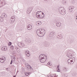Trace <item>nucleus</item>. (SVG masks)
<instances>
[{
    "label": "nucleus",
    "mask_w": 77,
    "mask_h": 77,
    "mask_svg": "<svg viewBox=\"0 0 77 77\" xmlns=\"http://www.w3.org/2000/svg\"><path fill=\"white\" fill-rule=\"evenodd\" d=\"M74 8V7L73 6H70L69 7V12H71L72 11V10H73Z\"/></svg>",
    "instance_id": "obj_11"
},
{
    "label": "nucleus",
    "mask_w": 77,
    "mask_h": 77,
    "mask_svg": "<svg viewBox=\"0 0 77 77\" xmlns=\"http://www.w3.org/2000/svg\"><path fill=\"white\" fill-rule=\"evenodd\" d=\"M2 50L3 51H7L8 50V48L6 46H4L2 48Z\"/></svg>",
    "instance_id": "obj_15"
},
{
    "label": "nucleus",
    "mask_w": 77,
    "mask_h": 77,
    "mask_svg": "<svg viewBox=\"0 0 77 77\" xmlns=\"http://www.w3.org/2000/svg\"><path fill=\"white\" fill-rule=\"evenodd\" d=\"M71 3L72 4H74L75 3V1L74 0H72L71 1Z\"/></svg>",
    "instance_id": "obj_31"
},
{
    "label": "nucleus",
    "mask_w": 77,
    "mask_h": 77,
    "mask_svg": "<svg viewBox=\"0 0 77 77\" xmlns=\"http://www.w3.org/2000/svg\"><path fill=\"white\" fill-rule=\"evenodd\" d=\"M40 62L42 63H44L45 61H46V60H47V58H41V59H39Z\"/></svg>",
    "instance_id": "obj_10"
},
{
    "label": "nucleus",
    "mask_w": 77,
    "mask_h": 77,
    "mask_svg": "<svg viewBox=\"0 0 77 77\" xmlns=\"http://www.w3.org/2000/svg\"><path fill=\"white\" fill-rule=\"evenodd\" d=\"M32 29V25H29L27 26V29L28 30H30Z\"/></svg>",
    "instance_id": "obj_14"
},
{
    "label": "nucleus",
    "mask_w": 77,
    "mask_h": 77,
    "mask_svg": "<svg viewBox=\"0 0 77 77\" xmlns=\"http://www.w3.org/2000/svg\"><path fill=\"white\" fill-rule=\"evenodd\" d=\"M26 42L27 44H30L31 42V40L29 39H27L26 40Z\"/></svg>",
    "instance_id": "obj_17"
},
{
    "label": "nucleus",
    "mask_w": 77,
    "mask_h": 77,
    "mask_svg": "<svg viewBox=\"0 0 77 77\" xmlns=\"http://www.w3.org/2000/svg\"><path fill=\"white\" fill-rule=\"evenodd\" d=\"M40 13H41V12L39 11H38L37 12L36 14V17H38V16H39Z\"/></svg>",
    "instance_id": "obj_21"
},
{
    "label": "nucleus",
    "mask_w": 77,
    "mask_h": 77,
    "mask_svg": "<svg viewBox=\"0 0 77 77\" xmlns=\"http://www.w3.org/2000/svg\"><path fill=\"white\" fill-rule=\"evenodd\" d=\"M13 77H16V75L14 76Z\"/></svg>",
    "instance_id": "obj_42"
},
{
    "label": "nucleus",
    "mask_w": 77,
    "mask_h": 77,
    "mask_svg": "<svg viewBox=\"0 0 77 77\" xmlns=\"http://www.w3.org/2000/svg\"><path fill=\"white\" fill-rule=\"evenodd\" d=\"M29 69H31V70H33V69L31 66H30V68Z\"/></svg>",
    "instance_id": "obj_36"
},
{
    "label": "nucleus",
    "mask_w": 77,
    "mask_h": 77,
    "mask_svg": "<svg viewBox=\"0 0 77 77\" xmlns=\"http://www.w3.org/2000/svg\"><path fill=\"white\" fill-rule=\"evenodd\" d=\"M72 60L73 61V63H74V62H75V58L73 57L72 58Z\"/></svg>",
    "instance_id": "obj_33"
},
{
    "label": "nucleus",
    "mask_w": 77,
    "mask_h": 77,
    "mask_svg": "<svg viewBox=\"0 0 77 77\" xmlns=\"http://www.w3.org/2000/svg\"><path fill=\"white\" fill-rule=\"evenodd\" d=\"M76 17H77V16Z\"/></svg>",
    "instance_id": "obj_47"
},
{
    "label": "nucleus",
    "mask_w": 77,
    "mask_h": 77,
    "mask_svg": "<svg viewBox=\"0 0 77 77\" xmlns=\"http://www.w3.org/2000/svg\"><path fill=\"white\" fill-rule=\"evenodd\" d=\"M25 53L26 54V56L27 57H29L30 56V54L29 53V51L28 50H26L25 52Z\"/></svg>",
    "instance_id": "obj_12"
},
{
    "label": "nucleus",
    "mask_w": 77,
    "mask_h": 77,
    "mask_svg": "<svg viewBox=\"0 0 77 77\" xmlns=\"http://www.w3.org/2000/svg\"><path fill=\"white\" fill-rule=\"evenodd\" d=\"M63 3L64 5H65V4H66V0H63L62 2Z\"/></svg>",
    "instance_id": "obj_28"
},
{
    "label": "nucleus",
    "mask_w": 77,
    "mask_h": 77,
    "mask_svg": "<svg viewBox=\"0 0 77 77\" xmlns=\"http://www.w3.org/2000/svg\"><path fill=\"white\" fill-rule=\"evenodd\" d=\"M16 12H18V11H16Z\"/></svg>",
    "instance_id": "obj_43"
},
{
    "label": "nucleus",
    "mask_w": 77,
    "mask_h": 77,
    "mask_svg": "<svg viewBox=\"0 0 77 77\" xmlns=\"http://www.w3.org/2000/svg\"><path fill=\"white\" fill-rule=\"evenodd\" d=\"M6 59L5 57H3L0 59V62L1 63H4Z\"/></svg>",
    "instance_id": "obj_9"
},
{
    "label": "nucleus",
    "mask_w": 77,
    "mask_h": 77,
    "mask_svg": "<svg viewBox=\"0 0 77 77\" xmlns=\"http://www.w3.org/2000/svg\"><path fill=\"white\" fill-rule=\"evenodd\" d=\"M66 52H67V56L69 58L73 57L74 55V54L75 53L74 51H72L70 50H68L66 51Z\"/></svg>",
    "instance_id": "obj_2"
},
{
    "label": "nucleus",
    "mask_w": 77,
    "mask_h": 77,
    "mask_svg": "<svg viewBox=\"0 0 77 77\" xmlns=\"http://www.w3.org/2000/svg\"><path fill=\"white\" fill-rule=\"evenodd\" d=\"M63 69L64 71H66L68 70V69L66 67H65Z\"/></svg>",
    "instance_id": "obj_30"
},
{
    "label": "nucleus",
    "mask_w": 77,
    "mask_h": 77,
    "mask_svg": "<svg viewBox=\"0 0 77 77\" xmlns=\"http://www.w3.org/2000/svg\"><path fill=\"white\" fill-rule=\"evenodd\" d=\"M16 49L17 53H20V49L18 48H16Z\"/></svg>",
    "instance_id": "obj_24"
},
{
    "label": "nucleus",
    "mask_w": 77,
    "mask_h": 77,
    "mask_svg": "<svg viewBox=\"0 0 77 77\" xmlns=\"http://www.w3.org/2000/svg\"><path fill=\"white\" fill-rule=\"evenodd\" d=\"M44 58H47V56L44 54L40 55L39 57V59H41Z\"/></svg>",
    "instance_id": "obj_8"
},
{
    "label": "nucleus",
    "mask_w": 77,
    "mask_h": 77,
    "mask_svg": "<svg viewBox=\"0 0 77 77\" xmlns=\"http://www.w3.org/2000/svg\"><path fill=\"white\" fill-rule=\"evenodd\" d=\"M42 14H41L40 16L39 15L38 16V17H37L39 18H43L44 17V13H42Z\"/></svg>",
    "instance_id": "obj_13"
},
{
    "label": "nucleus",
    "mask_w": 77,
    "mask_h": 77,
    "mask_svg": "<svg viewBox=\"0 0 77 77\" xmlns=\"http://www.w3.org/2000/svg\"><path fill=\"white\" fill-rule=\"evenodd\" d=\"M24 74H25V75H26V76H28L29 75V74H30V73L29 72H25Z\"/></svg>",
    "instance_id": "obj_25"
},
{
    "label": "nucleus",
    "mask_w": 77,
    "mask_h": 77,
    "mask_svg": "<svg viewBox=\"0 0 77 77\" xmlns=\"http://www.w3.org/2000/svg\"><path fill=\"white\" fill-rule=\"evenodd\" d=\"M76 19V20H77V18Z\"/></svg>",
    "instance_id": "obj_46"
},
{
    "label": "nucleus",
    "mask_w": 77,
    "mask_h": 77,
    "mask_svg": "<svg viewBox=\"0 0 77 77\" xmlns=\"http://www.w3.org/2000/svg\"><path fill=\"white\" fill-rule=\"evenodd\" d=\"M39 15H40V17H41V14H39Z\"/></svg>",
    "instance_id": "obj_45"
},
{
    "label": "nucleus",
    "mask_w": 77,
    "mask_h": 77,
    "mask_svg": "<svg viewBox=\"0 0 77 77\" xmlns=\"http://www.w3.org/2000/svg\"><path fill=\"white\" fill-rule=\"evenodd\" d=\"M14 21H15L14 20H12V19H10V23H11V24H13L14 23Z\"/></svg>",
    "instance_id": "obj_29"
},
{
    "label": "nucleus",
    "mask_w": 77,
    "mask_h": 77,
    "mask_svg": "<svg viewBox=\"0 0 77 77\" xmlns=\"http://www.w3.org/2000/svg\"><path fill=\"white\" fill-rule=\"evenodd\" d=\"M33 8V7H31L29 8L26 11V14H29L30 13L31 11H32Z\"/></svg>",
    "instance_id": "obj_4"
},
{
    "label": "nucleus",
    "mask_w": 77,
    "mask_h": 77,
    "mask_svg": "<svg viewBox=\"0 0 77 77\" xmlns=\"http://www.w3.org/2000/svg\"><path fill=\"white\" fill-rule=\"evenodd\" d=\"M56 25L57 27H60L61 26V23L59 22H57L56 23Z\"/></svg>",
    "instance_id": "obj_19"
},
{
    "label": "nucleus",
    "mask_w": 77,
    "mask_h": 77,
    "mask_svg": "<svg viewBox=\"0 0 77 77\" xmlns=\"http://www.w3.org/2000/svg\"><path fill=\"white\" fill-rule=\"evenodd\" d=\"M25 66L26 67V68H28L29 69L30 67V65L29 64L26 63L25 64Z\"/></svg>",
    "instance_id": "obj_20"
},
{
    "label": "nucleus",
    "mask_w": 77,
    "mask_h": 77,
    "mask_svg": "<svg viewBox=\"0 0 77 77\" xmlns=\"http://www.w3.org/2000/svg\"><path fill=\"white\" fill-rule=\"evenodd\" d=\"M36 33L39 36L42 37L45 35V30L41 29H38L37 30Z\"/></svg>",
    "instance_id": "obj_1"
},
{
    "label": "nucleus",
    "mask_w": 77,
    "mask_h": 77,
    "mask_svg": "<svg viewBox=\"0 0 77 77\" xmlns=\"http://www.w3.org/2000/svg\"><path fill=\"white\" fill-rule=\"evenodd\" d=\"M59 66H58L57 67V72H60V69H59Z\"/></svg>",
    "instance_id": "obj_27"
},
{
    "label": "nucleus",
    "mask_w": 77,
    "mask_h": 77,
    "mask_svg": "<svg viewBox=\"0 0 77 77\" xmlns=\"http://www.w3.org/2000/svg\"><path fill=\"white\" fill-rule=\"evenodd\" d=\"M3 18L2 17L0 16V22H3Z\"/></svg>",
    "instance_id": "obj_26"
},
{
    "label": "nucleus",
    "mask_w": 77,
    "mask_h": 77,
    "mask_svg": "<svg viewBox=\"0 0 77 77\" xmlns=\"http://www.w3.org/2000/svg\"><path fill=\"white\" fill-rule=\"evenodd\" d=\"M70 62H74V61L71 60H70Z\"/></svg>",
    "instance_id": "obj_40"
},
{
    "label": "nucleus",
    "mask_w": 77,
    "mask_h": 77,
    "mask_svg": "<svg viewBox=\"0 0 77 77\" xmlns=\"http://www.w3.org/2000/svg\"><path fill=\"white\" fill-rule=\"evenodd\" d=\"M63 38V35H58V39H62Z\"/></svg>",
    "instance_id": "obj_18"
},
{
    "label": "nucleus",
    "mask_w": 77,
    "mask_h": 77,
    "mask_svg": "<svg viewBox=\"0 0 77 77\" xmlns=\"http://www.w3.org/2000/svg\"><path fill=\"white\" fill-rule=\"evenodd\" d=\"M59 11L60 13L63 15H65V8H63V7H60L59 8Z\"/></svg>",
    "instance_id": "obj_3"
},
{
    "label": "nucleus",
    "mask_w": 77,
    "mask_h": 77,
    "mask_svg": "<svg viewBox=\"0 0 77 77\" xmlns=\"http://www.w3.org/2000/svg\"><path fill=\"white\" fill-rule=\"evenodd\" d=\"M54 32H51L49 35V38L51 39L53 38H54Z\"/></svg>",
    "instance_id": "obj_7"
},
{
    "label": "nucleus",
    "mask_w": 77,
    "mask_h": 77,
    "mask_svg": "<svg viewBox=\"0 0 77 77\" xmlns=\"http://www.w3.org/2000/svg\"><path fill=\"white\" fill-rule=\"evenodd\" d=\"M69 60H70L69 59H68V63H71V62H69Z\"/></svg>",
    "instance_id": "obj_37"
},
{
    "label": "nucleus",
    "mask_w": 77,
    "mask_h": 77,
    "mask_svg": "<svg viewBox=\"0 0 77 77\" xmlns=\"http://www.w3.org/2000/svg\"><path fill=\"white\" fill-rule=\"evenodd\" d=\"M14 62V61H13L12 60H11V63H10V64H12V62Z\"/></svg>",
    "instance_id": "obj_38"
},
{
    "label": "nucleus",
    "mask_w": 77,
    "mask_h": 77,
    "mask_svg": "<svg viewBox=\"0 0 77 77\" xmlns=\"http://www.w3.org/2000/svg\"><path fill=\"white\" fill-rule=\"evenodd\" d=\"M36 25L39 26V25H41L42 24V22L40 21H39L38 22H37L36 23Z\"/></svg>",
    "instance_id": "obj_16"
},
{
    "label": "nucleus",
    "mask_w": 77,
    "mask_h": 77,
    "mask_svg": "<svg viewBox=\"0 0 77 77\" xmlns=\"http://www.w3.org/2000/svg\"><path fill=\"white\" fill-rule=\"evenodd\" d=\"M1 3L0 4V7L2 8L3 6L5 5V3H6V2L4 1V0H0Z\"/></svg>",
    "instance_id": "obj_6"
},
{
    "label": "nucleus",
    "mask_w": 77,
    "mask_h": 77,
    "mask_svg": "<svg viewBox=\"0 0 77 77\" xmlns=\"http://www.w3.org/2000/svg\"><path fill=\"white\" fill-rule=\"evenodd\" d=\"M46 0V1H48L49 0Z\"/></svg>",
    "instance_id": "obj_44"
},
{
    "label": "nucleus",
    "mask_w": 77,
    "mask_h": 77,
    "mask_svg": "<svg viewBox=\"0 0 77 77\" xmlns=\"http://www.w3.org/2000/svg\"><path fill=\"white\" fill-rule=\"evenodd\" d=\"M3 17H5V18H6L7 17V16L6 14H4L3 15Z\"/></svg>",
    "instance_id": "obj_34"
},
{
    "label": "nucleus",
    "mask_w": 77,
    "mask_h": 77,
    "mask_svg": "<svg viewBox=\"0 0 77 77\" xmlns=\"http://www.w3.org/2000/svg\"><path fill=\"white\" fill-rule=\"evenodd\" d=\"M9 45H12V43H11L10 42L9 43Z\"/></svg>",
    "instance_id": "obj_39"
},
{
    "label": "nucleus",
    "mask_w": 77,
    "mask_h": 77,
    "mask_svg": "<svg viewBox=\"0 0 77 77\" xmlns=\"http://www.w3.org/2000/svg\"><path fill=\"white\" fill-rule=\"evenodd\" d=\"M48 65H49L50 66H51V63L48 62Z\"/></svg>",
    "instance_id": "obj_35"
},
{
    "label": "nucleus",
    "mask_w": 77,
    "mask_h": 77,
    "mask_svg": "<svg viewBox=\"0 0 77 77\" xmlns=\"http://www.w3.org/2000/svg\"><path fill=\"white\" fill-rule=\"evenodd\" d=\"M17 45H18L19 47L22 48V47H23L24 46V43H23L22 42H19L17 44Z\"/></svg>",
    "instance_id": "obj_5"
},
{
    "label": "nucleus",
    "mask_w": 77,
    "mask_h": 77,
    "mask_svg": "<svg viewBox=\"0 0 77 77\" xmlns=\"http://www.w3.org/2000/svg\"><path fill=\"white\" fill-rule=\"evenodd\" d=\"M10 48L11 50H14V46L12 45L11 46Z\"/></svg>",
    "instance_id": "obj_32"
},
{
    "label": "nucleus",
    "mask_w": 77,
    "mask_h": 77,
    "mask_svg": "<svg viewBox=\"0 0 77 77\" xmlns=\"http://www.w3.org/2000/svg\"><path fill=\"white\" fill-rule=\"evenodd\" d=\"M12 58V60L13 61V62H15V60L16 58L15 57L12 56L11 57Z\"/></svg>",
    "instance_id": "obj_22"
},
{
    "label": "nucleus",
    "mask_w": 77,
    "mask_h": 77,
    "mask_svg": "<svg viewBox=\"0 0 77 77\" xmlns=\"http://www.w3.org/2000/svg\"><path fill=\"white\" fill-rule=\"evenodd\" d=\"M51 77H56V76H51Z\"/></svg>",
    "instance_id": "obj_41"
},
{
    "label": "nucleus",
    "mask_w": 77,
    "mask_h": 77,
    "mask_svg": "<svg viewBox=\"0 0 77 77\" xmlns=\"http://www.w3.org/2000/svg\"><path fill=\"white\" fill-rule=\"evenodd\" d=\"M11 19L15 21V17L14 16H12L11 17Z\"/></svg>",
    "instance_id": "obj_23"
}]
</instances>
